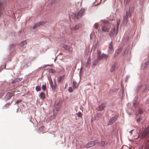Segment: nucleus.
Wrapping results in <instances>:
<instances>
[{
	"label": "nucleus",
	"mask_w": 149,
	"mask_h": 149,
	"mask_svg": "<svg viewBox=\"0 0 149 149\" xmlns=\"http://www.w3.org/2000/svg\"><path fill=\"white\" fill-rule=\"evenodd\" d=\"M96 141H91L86 144L85 146L86 148H90L94 146L97 143Z\"/></svg>",
	"instance_id": "obj_5"
},
{
	"label": "nucleus",
	"mask_w": 149,
	"mask_h": 149,
	"mask_svg": "<svg viewBox=\"0 0 149 149\" xmlns=\"http://www.w3.org/2000/svg\"><path fill=\"white\" fill-rule=\"evenodd\" d=\"M2 7V4L0 2V17L1 16V10Z\"/></svg>",
	"instance_id": "obj_33"
},
{
	"label": "nucleus",
	"mask_w": 149,
	"mask_h": 149,
	"mask_svg": "<svg viewBox=\"0 0 149 149\" xmlns=\"http://www.w3.org/2000/svg\"><path fill=\"white\" fill-rule=\"evenodd\" d=\"M141 119L140 118H138L137 120V122H139L140 121Z\"/></svg>",
	"instance_id": "obj_39"
},
{
	"label": "nucleus",
	"mask_w": 149,
	"mask_h": 149,
	"mask_svg": "<svg viewBox=\"0 0 149 149\" xmlns=\"http://www.w3.org/2000/svg\"><path fill=\"white\" fill-rule=\"evenodd\" d=\"M143 112V111L141 109H139V114H142Z\"/></svg>",
	"instance_id": "obj_37"
},
{
	"label": "nucleus",
	"mask_w": 149,
	"mask_h": 149,
	"mask_svg": "<svg viewBox=\"0 0 149 149\" xmlns=\"http://www.w3.org/2000/svg\"><path fill=\"white\" fill-rule=\"evenodd\" d=\"M134 130H132L130 131L129 132L132 134V132Z\"/></svg>",
	"instance_id": "obj_42"
},
{
	"label": "nucleus",
	"mask_w": 149,
	"mask_h": 149,
	"mask_svg": "<svg viewBox=\"0 0 149 149\" xmlns=\"http://www.w3.org/2000/svg\"><path fill=\"white\" fill-rule=\"evenodd\" d=\"M107 57L108 56L107 55L104 54H103V58H104L106 60Z\"/></svg>",
	"instance_id": "obj_32"
},
{
	"label": "nucleus",
	"mask_w": 149,
	"mask_h": 149,
	"mask_svg": "<svg viewBox=\"0 0 149 149\" xmlns=\"http://www.w3.org/2000/svg\"><path fill=\"white\" fill-rule=\"evenodd\" d=\"M98 145L101 146H104L109 144V142L106 141H102L97 143Z\"/></svg>",
	"instance_id": "obj_6"
},
{
	"label": "nucleus",
	"mask_w": 149,
	"mask_h": 149,
	"mask_svg": "<svg viewBox=\"0 0 149 149\" xmlns=\"http://www.w3.org/2000/svg\"><path fill=\"white\" fill-rule=\"evenodd\" d=\"M118 116L119 114H118L114 116L111 118L110 119L109 122L108 123V125H109L112 124L114 122L117 120L118 117Z\"/></svg>",
	"instance_id": "obj_3"
},
{
	"label": "nucleus",
	"mask_w": 149,
	"mask_h": 149,
	"mask_svg": "<svg viewBox=\"0 0 149 149\" xmlns=\"http://www.w3.org/2000/svg\"><path fill=\"white\" fill-rule=\"evenodd\" d=\"M97 61H99L103 58V54H101V52L100 50H97Z\"/></svg>",
	"instance_id": "obj_11"
},
{
	"label": "nucleus",
	"mask_w": 149,
	"mask_h": 149,
	"mask_svg": "<svg viewBox=\"0 0 149 149\" xmlns=\"http://www.w3.org/2000/svg\"><path fill=\"white\" fill-rule=\"evenodd\" d=\"M21 79L20 78H17L12 81V83L14 84L15 82H18L20 81Z\"/></svg>",
	"instance_id": "obj_19"
},
{
	"label": "nucleus",
	"mask_w": 149,
	"mask_h": 149,
	"mask_svg": "<svg viewBox=\"0 0 149 149\" xmlns=\"http://www.w3.org/2000/svg\"><path fill=\"white\" fill-rule=\"evenodd\" d=\"M44 128V127H43V126H42V127H39V130H41V129H42V128Z\"/></svg>",
	"instance_id": "obj_40"
},
{
	"label": "nucleus",
	"mask_w": 149,
	"mask_h": 149,
	"mask_svg": "<svg viewBox=\"0 0 149 149\" xmlns=\"http://www.w3.org/2000/svg\"><path fill=\"white\" fill-rule=\"evenodd\" d=\"M84 9L83 8H81L79 11L78 12L77 16V19L79 18L81 16H82L83 13H84Z\"/></svg>",
	"instance_id": "obj_12"
},
{
	"label": "nucleus",
	"mask_w": 149,
	"mask_h": 149,
	"mask_svg": "<svg viewBox=\"0 0 149 149\" xmlns=\"http://www.w3.org/2000/svg\"><path fill=\"white\" fill-rule=\"evenodd\" d=\"M52 89L53 90H54V89H55V86L54 85L53 86L52 85Z\"/></svg>",
	"instance_id": "obj_38"
},
{
	"label": "nucleus",
	"mask_w": 149,
	"mask_h": 149,
	"mask_svg": "<svg viewBox=\"0 0 149 149\" xmlns=\"http://www.w3.org/2000/svg\"><path fill=\"white\" fill-rule=\"evenodd\" d=\"M117 68V64H114L112 66L110 70V71L111 72H113Z\"/></svg>",
	"instance_id": "obj_14"
},
{
	"label": "nucleus",
	"mask_w": 149,
	"mask_h": 149,
	"mask_svg": "<svg viewBox=\"0 0 149 149\" xmlns=\"http://www.w3.org/2000/svg\"><path fill=\"white\" fill-rule=\"evenodd\" d=\"M149 131V125L145 130L141 133V137L142 139L144 138L148 135Z\"/></svg>",
	"instance_id": "obj_2"
},
{
	"label": "nucleus",
	"mask_w": 149,
	"mask_h": 149,
	"mask_svg": "<svg viewBox=\"0 0 149 149\" xmlns=\"http://www.w3.org/2000/svg\"><path fill=\"white\" fill-rule=\"evenodd\" d=\"M142 85H139L138 86V91H139L141 89V88H142Z\"/></svg>",
	"instance_id": "obj_36"
},
{
	"label": "nucleus",
	"mask_w": 149,
	"mask_h": 149,
	"mask_svg": "<svg viewBox=\"0 0 149 149\" xmlns=\"http://www.w3.org/2000/svg\"><path fill=\"white\" fill-rule=\"evenodd\" d=\"M62 47L66 50H69L70 49V47L69 46L65 45H63Z\"/></svg>",
	"instance_id": "obj_20"
},
{
	"label": "nucleus",
	"mask_w": 149,
	"mask_h": 149,
	"mask_svg": "<svg viewBox=\"0 0 149 149\" xmlns=\"http://www.w3.org/2000/svg\"><path fill=\"white\" fill-rule=\"evenodd\" d=\"M21 101H17L16 102L17 104H18L20 102H21Z\"/></svg>",
	"instance_id": "obj_41"
},
{
	"label": "nucleus",
	"mask_w": 149,
	"mask_h": 149,
	"mask_svg": "<svg viewBox=\"0 0 149 149\" xmlns=\"http://www.w3.org/2000/svg\"><path fill=\"white\" fill-rule=\"evenodd\" d=\"M120 23V22L118 21L117 22L116 29V34H117L118 33V28Z\"/></svg>",
	"instance_id": "obj_22"
},
{
	"label": "nucleus",
	"mask_w": 149,
	"mask_h": 149,
	"mask_svg": "<svg viewBox=\"0 0 149 149\" xmlns=\"http://www.w3.org/2000/svg\"><path fill=\"white\" fill-rule=\"evenodd\" d=\"M98 26L99 24L97 23H96L94 25V27L95 28V29H97L98 28Z\"/></svg>",
	"instance_id": "obj_30"
},
{
	"label": "nucleus",
	"mask_w": 149,
	"mask_h": 149,
	"mask_svg": "<svg viewBox=\"0 0 149 149\" xmlns=\"http://www.w3.org/2000/svg\"><path fill=\"white\" fill-rule=\"evenodd\" d=\"M73 85L74 89L78 87V85L77 84V83L76 81H73Z\"/></svg>",
	"instance_id": "obj_21"
},
{
	"label": "nucleus",
	"mask_w": 149,
	"mask_h": 149,
	"mask_svg": "<svg viewBox=\"0 0 149 149\" xmlns=\"http://www.w3.org/2000/svg\"><path fill=\"white\" fill-rule=\"evenodd\" d=\"M13 93H8L6 95V98L7 100H9L11 97L13 96Z\"/></svg>",
	"instance_id": "obj_13"
},
{
	"label": "nucleus",
	"mask_w": 149,
	"mask_h": 149,
	"mask_svg": "<svg viewBox=\"0 0 149 149\" xmlns=\"http://www.w3.org/2000/svg\"><path fill=\"white\" fill-rule=\"evenodd\" d=\"M62 104V102L61 101H59L56 105V111L55 112L54 111L53 116H55L57 114V111H58L59 109L61 107Z\"/></svg>",
	"instance_id": "obj_4"
},
{
	"label": "nucleus",
	"mask_w": 149,
	"mask_h": 149,
	"mask_svg": "<svg viewBox=\"0 0 149 149\" xmlns=\"http://www.w3.org/2000/svg\"><path fill=\"white\" fill-rule=\"evenodd\" d=\"M36 89L37 91H38L41 90V87L39 86H37L36 87Z\"/></svg>",
	"instance_id": "obj_26"
},
{
	"label": "nucleus",
	"mask_w": 149,
	"mask_h": 149,
	"mask_svg": "<svg viewBox=\"0 0 149 149\" xmlns=\"http://www.w3.org/2000/svg\"><path fill=\"white\" fill-rule=\"evenodd\" d=\"M40 98L42 100L44 99L45 98V95L43 92H41L39 95Z\"/></svg>",
	"instance_id": "obj_18"
},
{
	"label": "nucleus",
	"mask_w": 149,
	"mask_h": 149,
	"mask_svg": "<svg viewBox=\"0 0 149 149\" xmlns=\"http://www.w3.org/2000/svg\"><path fill=\"white\" fill-rule=\"evenodd\" d=\"M10 103H8L6 104H5L3 107V109H6L8 107L10 106Z\"/></svg>",
	"instance_id": "obj_25"
},
{
	"label": "nucleus",
	"mask_w": 149,
	"mask_h": 149,
	"mask_svg": "<svg viewBox=\"0 0 149 149\" xmlns=\"http://www.w3.org/2000/svg\"><path fill=\"white\" fill-rule=\"evenodd\" d=\"M112 50L113 51L112 43L111 42L109 46L108 51L109 52H111Z\"/></svg>",
	"instance_id": "obj_16"
},
{
	"label": "nucleus",
	"mask_w": 149,
	"mask_h": 149,
	"mask_svg": "<svg viewBox=\"0 0 149 149\" xmlns=\"http://www.w3.org/2000/svg\"><path fill=\"white\" fill-rule=\"evenodd\" d=\"M46 22L41 21L39 22L33 26V29L36 28L37 27H39L40 25H43L45 24Z\"/></svg>",
	"instance_id": "obj_8"
},
{
	"label": "nucleus",
	"mask_w": 149,
	"mask_h": 149,
	"mask_svg": "<svg viewBox=\"0 0 149 149\" xmlns=\"http://www.w3.org/2000/svg\"><path fill=\"white\" fill-rule=\"evenodd\" d=\"M82 115V114L81 112H79L77 114V116L79 117H81Z\"/></svg>",
	"instance_id": "obj_34"
},
{
	"label": "nucleus",
	"mask_w": 149,
	"mask_h": 149,
	"mask_svg": "<svg viewBox=\"0 0 149 149\" xmlns=\"http://www.w3.org/2000/svg\"><path fill=\"white\" fill-rule=\"evenodd\" d=\"M27 43V42L25 40L24 41H23L22 42V47L24 46V45H25Z\"/></svg>",
	"instance_id": "obj_31"
},
{
	"label": "nucleus",
	"mask_w": 149,
	"mask_h": 149,
	"mask_svg": "<svg viewBox=\"0 0 149 149\" xmlns=\"http://www.w3.org/2000/svg\"><path fill=\"white\" fill-rule=\"evenodd\" d=\"M115 26H114L113 29H111L110 32L109 33V35L111 38L113 37L115 35Z\"/></svg>",
	"instance_id": "obj_9"
},
{
	"label": "nucleus",
	"mask_w": 149,
	"mask_h": 149,
	"mask_svg": "<svg viewBox=\"0 0 149 149\" xmlns=\"http://www.w3.org/2000/svg\"><path fill=\"white\" fill-rule=\"evenodd\" d=\"M42 88L43 91H45L46 89V86L45 85H43L42 86Z\"/></svg>",
	"instance_id": "obj_28"
},
{
	"label": "nucleus",
	"mask_w": 149,
	"mask_h": 149,
	"mask_svg": "<svg viewBox=\"0 0 149 149\" xmlns=\"http://www.w3.org/2000/svg\"><path fill=\"white\" fill-rule=\"evenodd\" d=\"M77 16L76 14H73L72 15V17L74 19L77 18Z\"/></svg>",
	"instance_id": "obj_35"
},
{
	"label": "nucleus",
	"mask_w": 149,
	"mask_h": 149,
	"mask_svg": "<svg viewBox=\"0 0 149 149\" xmlns=\"http://www.w3.org/2000/svg\"><path fill=\"white\" fill-rule=\"evenodd\" d=\"M107 106L106 103L102 104L100 106L97 107V109L99 111H101L104 109Z\"/></svg>",
	"instance_id": "obj_7"
},
{
	"label": "nucleus",
	"mask_w": 149,
	"mask_h": 149,
	"mask_svg": "<svg viewBox=\"0 0 149 149\" xmlns=\"http://www.w3.org/2000/svg\"><path fill=\"white\" fill-rule=\"evenodd\" d=\"M148 64H149V61L145 63L142 65L141 66L142 68L143 69H145L147 67Z\"/></svg>",
	"instance_id": "obj_15"
},
{
	"label": "nucleus",
	"mask_w": 149,
	"mask_h": 149,
	"mask_svg": "<svg viewBox=\"0 0 149 149\" xmlns=\"http://www.w3.org/2000/svg\"><path fill=\"white\" fill-rule=\"evenodd\" d=\"M124 19L125 20V22H127L128 20V15L126 14V16L124 18Z\"/></svg>",
	"instance_id": "obj_27"
},
{
	"label": "nucleus",
	"mask_w": 149,
	"mask_h": 149,
	"mask_svg": "<svg viewBox=\"0 0 149 149\" xmlns=\"http://www.w3.org/2000/svg\"><path fill=\"white\" fill-rule=\"evenodd\" d=\"M145 149H149V141H148L146 144Z\"/></svg>",
	"instance_id": "obj_24"
},
{
	"label": "nucleus",
	"mask_w": 149,
	"mask_h": 149,
	"mask_svg": "<svg viewBox=\"0 0 149 149\" xmlns=\"http://www.w3.org/2000/svg\"><path fill=\"white\" fill-rule=\"evenodd\" d=\"M81 25L80 24H77L75 25L74 26H70V29L71 30H75L78 29H79L81 27Z\"/></svg>",
	"instance_id": "obj_10"
},
{
	"label": "nucleus",
	"mask_w": 149,
	"mask_h": 149,
	"mask_svg": "<svg viewBox=\"0 0 149 149\" xmlns=\"http://www.w3.org/2000/svg\"><path fill=\"white\" fill-rule=\"evenodd\" d=\"M68 91L69 92L71 93L73 92V89L72 87H69L68 88Z\"/></svg>",
	"instance_id": "obj_29"
},
{
	"label": "nucleus",
	"mask_w": 149,
	"mask_h": 149,
	"mask_svg": "<svg viewBox=\"0 0 149 149\" xmlns=\"http://www.w3.org/2000/svg\"><path fill=\"white\" fill-rule=\"evenodd\" d=\"M122 50V49L121 48H120L118 49L116 51L115 55H118L120 52Z\"/></svg>",
	"instance_id": "obj_23"
},
{
	"label": "nucleus",
	"mask_w": 149,
	"mask_h": 149,
	"mask_svg": "<svg viewBox=\"0 0 149 149\" xmlns=\"http://www.w3.org/2000/svg\"><path fill=\"white\" fill-rule=\"evenodd\" d=\"M130 0H127V1L128 2V3L130 1Z\"/></svg>",
	"instance_id": "obj_43"
},
{
	"label": "nucleus",
	"mask_w": 149,
	"mask_h": 149,
	"mask_svg": "<svg viewBox=\"0 0 149 149\" xmlns=\"http://www.w3.org/2000/svg\"><path fill=\"white\" fill-rule=\"evenodd\" d=\"M112 24L105 21H103L102 24L101 29L102 31L104 32L109 31Z\"/></svg>",
	"instance_id": "obj_1"
},
{
	"label": "nucleus",
	"mask_w": 149,
	"mask_h": 149,
	"mask_svg": "<svg viewBox=\"0 0 149 149\" xmlns=\"http://www.w3.org/2000/svg\"><path fill=\"white\" fill-rule=\"evenodd\" d=\"M64 75H63L61 76H59L58 77L57 79V81L58 82V83H61V80L64 79Z\"/></svg>",
	"instance_id": "obj_17"
}]
</instances>
